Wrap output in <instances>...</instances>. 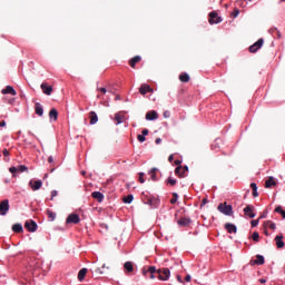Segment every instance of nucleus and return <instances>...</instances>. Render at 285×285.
Wrapping results in <instances>:
<instances>
[{
  "mask_svg": "<svg viewBox=\"0 0 285 285\" xmlns=\"http://www.w3.org/2000/svg\"><path fill=\"white\" fill-rule=\"evenodd\" d=\"M217 210H219V213L223 215H227L228 217L233 216V205H228L227 203H220Z\"/></svg>",
  "mask_w": 285,
  "mask_h": 285,
  "instance_id": "obj_1",
  "label": "nucleus"
},
{
  "mask_svg": "<svg viewBox=\"0 0 285 285\" xmlns=\"http://www.w3.org/2000/svg\"><path fill=\"white\" fill-rule=\"evenodd\" d=\"M157 274H158V279H160L161 282H168V279L170 278V269L169 268H159L157 269Z\"/></svg>",
  "mask_w": 285,
  "mask_h": 285,
  "instance_id": "obj_2",
  "label": "nucleus"
},
{
  "mask_svg": "<svg viewBox=\"0 0 285 285\" xmlns=\"http://www.w3.org/2000/svg\"><path fill=\"white\" fill-rule=\"evenodd\" d=\"M8 210H10V202L8 199L0 202V215H8Z\"/></svg>",
  "mask_w": 285,
  "mask_h": 285,
  "instance_id": "obj_3",
  "label": "nucleus"
},
{
  "mask_svg": "<svg viewBox=\"0 0 285 285\" xmlns=\"http://www.w3.org/2000/svg\"><path fill=\"white\" fill-rule=\"evenodd\" d=\"M222 17L216 11H212L209 13V23L213 26L214 23H222Z\"/></svg>",
  "mask_w": 285,
  "mask_h": 285,
  "instance_id": "obj_4",
  "label": "nucleus"
},
{
  "mask_svg": "<svg viewBox=\"0 0 285 285\" xmlns=\"http://www.w3.org/2000/svg\"><path fill=\"white\" fill-rule=\"evenodd\" d=\"M24 228H27V230L29 232V233H37V228H38V226H37V222H35V220H27L26 223H24Z\"/></svg>",
  "mask_w": 285,
  "mask_h": 285,
  "instance_id": "obj_5",
  "label": "nucleus"
},
{
  "mask_svg": "<svg viewBox=\"0 0 285 285\" xmlns=\"http://www.w3.org/2000/svg\"><path fill=\"white\" fill-rule=\"evenodd\" d=\"M264 46V40L259 38L254 45L249 47V52L255 53Z\"/></svg>",
  "mask_w": 285,
  "mask_h": 285,
  "instance_id": "obj_6",
  "label": "nucleus"
},
{
  "mask_svg": "<svg viewBox=\"0 0 285 285\" xmlns=\"http://www.w3.org/2000/svg\"><path fill=\"white\" fill-rule=\"evenodd\" d=\"M178 226L181 228H186L193 224V220L188 217H181L180 219L177 220Z\"/></svg>",
  "mask_w": 285,
  "mask_h": 285,
  "instance_id": "obj_7",
  "label": "nucleus"
},
{
  "mask_svg": "<svg viewBox=\"0 0 285 285\" xmlns=\"http://www.w3.org/2000/svg\"><path fill=\"white\" fill-rule=\"evenodd\" d=\"M79 222H81V218L78 214H70L66 219V224H79Z\"/></svg>",
  "mask_w": 285,
  "mask_h": 285,
  "instance_id": "obj_8",
  "label": "nucleus"
},
{
  "mask_svg": "<svg viewBox=\"0 0 285 285\" xmlns=\"http://www.w3.org/2000/svg\"><path fill=\"white\" fill-rule=\"evenodd\" d=\"M250 266H263V264H265V259H264V256L262 255H256V259L254 261H250L249 262Z\"/></svg>",
  "mask_w": 285,
  "mask_h": 285,
  "instance_id": "obj_9",
  "label": "nucleus"
},
{
  "mask_svg": "<svg viewBox=\"0 0 285 285\" xmlns=\"http://www.w3.org/2000/svg\"><path fill=\"white\" fill-rule=\"evenodd\" d=\"M29 186L31 190H39L43 186V183L41 180H30Z\"/></svg>",
  "mask_w": 285,
  "mask_h": 285,
  "instance_id": "obj_10",
  "label": "nucleus"
},
{
  "mask_svg": "<svg viewBox=\"0 0 285 285\" xmlns=\"http://www.w3.org/2000/svg\"><path fill=\"white\" fill-rule=\"evenodd\" d=\"M244 213H245L246 217H249V219H254V217H255V212H253V205H247V206L244 208Z\"/></svg>",
  "mask_w": 285,
  "mask_h": 285,
  "instance_id": "obj_11",
  "label": "nucleus"
},
{
  "mask_svg": "<svg viewBox=\"0 0 285 285\" xmlns=\"http://www.w3.org/2000/svg\"><path fill=\"white\" fill-rule=\"evenodd\" d=\"M146 119L148 121H155V119H159V114H157V111H155V110L148 111L146 114Z\"/></svg>",
  "mask_w": 285,
  "mask_h": 285,
  "instance_id": "obj_12",
  "label": "nucleus"
},
{
  "mask_svg": "<svg viewBox=\"0 0 285 285\" xmlns=\"http://www.w3.org/2000/svg\"><path fill=\"white\" fill-rule=\"evenodd\" d=\"M1 92L2 95H12V97H17V90H14L12 86H7Z\"/></svg>",
  "mask_w": 285,
  "mask_h": 285,
  "instance_id": "obj_13",
  "label": "nucleus"
},
{
  "mask_svg": "<svg viewBox=\"0 0 285 285\" xmlns=\"http://www.w3.org/2000/svg\"><path fill=\"white\" fill-rule=\"evenodd\" d=\"M274 240L276 242V246L277 248H284L285 244H284V235L279 234L277 235Z\"/></svg>",
  "mask_w": 285,
  "mask_h": 285,
  "instance_id": "obj_14",
  "label": "nucleus"
},
{
  "mask_svg": "<svg viewBox=\"0 0 285 285\" xmlns=\"http://www.w3.org/2000/svg\"><path fill=\"white\" fill-rule=\"evenodd\" d=\"M40 88H41V90H42V92H43L45 95H48V96L52 95V86H48V83L43 82V83L40 86Z\"/></svg>",
  "mask_w": 285,
  "mask_h": 285,
  "instance_id": "obj_15",
  "label": "nucleus"
},
{
  "mask_svg": "<svg viewBox=\"0 0 285 285\" xmlns=\"http://www.w3.org/2000/svg\"><path fill=\"white\" fill-rule=\"evenodd\" d=\"M140 95H147V92H153V88L149 85H141L139 88Z\"/></svg>",
  "mask_w": 285,
  "mask_h": 285,
  "instance_id": "obj_16",
  "label": "nucleus"
},
{
  "mask_svg": "<svg viewBox=\"0 0 285 285\" xmlns=\"http://www.w3.org/2000/svg\"><path fill=\"white\" fill-rule=\"evenodd\" d=\"M91 197L92 199H96L98 204H101V202H104V195L101 194V191H92Z\"/></svg>",
  "mask_w": 285,
  "mask_h": 285,
  "instance_id": "obj_17",
  "label": "nucleus"
},
{
  "mask_svg": "<svg viewBox=\"0 0 285 285\" xmlns=\"http://www.w3.org/2000/svg\"><path fill=\"white\" fill-rule=\"evenodd\" d=\"M225 230H227V233H229V234L237 233V226H235L232 223H226Z\"/></svg>",
  "mask_w": 285,
  "mask_h": 285,
  "instance_id": "obj_18",
  "label": "nucleus"
},
{
  "mask_svg": "<svg viewBox=\"0 0 285 285\" xmlns=\"http://www.w3.org/2000/svg\"><path fill=\"white\" fill-rule=\"evenodd\" d=\"M89 119H90V125L95 126L99 121V117L97 116V112L90 111L89 112Z\"/></svg>",
  "mask_w": 285,
  "mask_h": 285,
  "instance_id": "obj_19",
  "label": "nucleus"
},
{
  "mask_svg": "<svg viewBox=\"0 0 285 285\" xmlns=\"http://www.w3.org/2000/svg\"><path fill=\"white\" fill-rule=\"evenodd\" d=\"M35 112L38 115V117H43V106H41L39 102H36Z\"/></svg>",
  "mask_w": 285,
  "mask_h": 285,
  "instance_id": "obj_20",
  "label": "nucleus"
},
{
  "mask_svg": "<svg viewBox=\"0 0 285 285\" xmlns=\"http://www.w3.org/2000/svg\"><path fill=\"white\" fill-rule=\"evenodd\" d=\"M139 61H141V56H135L134 58H131L129 60L130 68H135V66H137V63H139Z\"/></svg>",
  "mask_w": 285,
  "mask_h": 285,
  "instance_id": "obj_21",
  "label": "nucleus"
},
{
  "mask_svg": "<svg viewBox=\"0 0 285 285\" xmlns=\"http://www.w3.org/2000/svg\"><path fill=\"white\" fill-rule=\"evenodd\" d=\"M179 81L188 83V81H190V76L187 72H183L179 75Z\"/></svg>",
  "mask_w": 285,
  "mask_h": 285,
  "instance_id": "obj_22",
  "label": "nucleus"
},
{
  "mask_svg": "<svg viewBox=\"0 0 285 285\" xmlns=\"http://www.w3.org/2000/svg\"><path fill=\"white\" fill-rule=\"evenodd\" d=\"M88 274V268H82L78 273V279L79 282H83L86 279V275Z\"/></svg>",
  "mask_w": 285,
  "mask_h": 285,
  "instance_id": "obj_23",
  "label": "nucleus"
},
{
  "mask_svg": "<svg viewBox=\"0 0 285 285\" xmlns=\"http://www.w3.org/2000/svg\"><path fill=\"white\" fill-rule=\"evenodd\" d=\"M272 186H277V183L275 181V178L269 177V178L265 181V188H271Z\"/></svg>",
  "mask_w": 285,
  "mask_h": 285,
  "instance_id": "obj_24",
  "label": "nucleus"
},
{
  "mask_svg": "<svg viewBox=\"0 0 285 285\" xmlns=\"http://www.w3.org/2000/svg\"><path fill=\"white\" fill-rule=\"evenodd\" d=\"M124 268L125 271H127V273H132V271H135V266H132V262H126L124 264Z\"/></svg>",
  "mask_w": 285,
  "mask_h": 285,
  "instance_id": "obj_25",
  "label": "nucleus"
},
{
  "mask_svg": "<svg viewBox=\"0 0 285 285\" xmlns=\"http://www.w3.org/2000/svg\"><path fill=\"white\" fill-rule=\"evenodd\" d=\"M49 117H50V119H53V121H57V119H58V117H59V112L57 111V109H51L50 111H49Z\"/></svg>",
  "mask_w": 285,
  "mask_h": 285,
  "instance_id": "obj_26",
  "label": "nucleus"
},
{
  "mask_svg": "<svg viewBox=\"0 0 285 285\" xmlns=\"http://www.w3.org/2000/svg\"><path fill=\"white\" fill-rule=\"evenodd\" d=\"M13 233H23V226L21 224L12 225Z\"/></svg>",
  "mask_w": 285,
  "mask_h": 285,
  "instance_id": "obj_27",
  "label": "nucleus"
},
{
  "mask_svg": "<svg viewBox=\"0 0 285 285\" xmlns=\"http://www.w3.org/2000/svg\"><path fill=\"white\" fill-rule=\"evenodd\" d=\"M132 199H135V197L132 196V194H129L122 198V202L124 204H132Z\"/></svg>",
  "mask_w": 285,
  "mask_h": 285,
  "instance_id": "obj_28",
  "label": "nucleus"
},
{
  "mask_svg": "<svg viewBox=\"0 0 285 285\" xmlns=\"http://www.w3.org/2000/svg\"><path fill=\"white\" fill-rule=\"evenodd\" d=\"M250 188L253 189V197H259V193H257V184L252 183Z\"/></svg>",
  "mask_w": 285,
  "mask_h": 285,
  "instance_id": "obj_29",
  "label": "nucleus"
},
{
  "mask_svg": "<svg viewBox=\"0 0 285 285\" xmlns=\"http://www.w3.org/2000/svg\"><path fill=\"white\" fill-rule=\"evenodd\" d=\"M266 224H269V227L268 228H271V230H275V228H277V225H275V223H273V222H271V220H266L265 223H264V228H266Z\"/></svg>",
  "mask_w": 285,
  "mask_h": 285,
  "instance_id": "obj_30",
  "label": "nucleus"
},
{
  "mask_svg": "<svg viewBox=\"0 0 285 285\" xmlns=\"http://www.w3.org/2000/svg\"><path fill=\"white\" fill-rule=\"evenodd\" d=\"M275 213H279V215H282L283 219H285V210L282 208V206H277L275 208Z\"/></svg>",
  "mask_w": 285,
  "mask_h": 285,
  "instance_id": "obj_31",
  "label": "nucleus"
},
{
  "mask_svg": "<svg viewBox=\"0 0 285 285\" xmlns=\"http://www.w3.org/2000/svg\"><path fill=\"white\" fill-rule=\"evenodd\" d=\"M175 174L178 175V177H184V174L181 171V165L177 166L175 169Z\"/></svg>",
  "mask_w": 285,
  "mask_h": 285,
  "instance_id": "obj_32",
  "label": "nucleus"
},
{
  "mask_svg": "<svg viewBox=\"0 0 285 285\" xmlns=\"http://www.w3.org/2000/svg\"><path fill=\"white\" fill-rule=\"evenodd\" d=\"M114 119H115L117 126H119V124H121L124 117H121V115H119V114H116Z\"/></svg>",
  "mask_w": 285,
  "mask_h": 285,
  "instance_id": "obj_33",
  "label": "nucleus"
},
{
  "mask_svg": "<svg viewBox=\"0 0 285 285\" xmlns=\"http://www.w3.org/2000/svg\"><path fill=\"white\" fill-rule=\"evenodd\" d=\"M47 215H48L49 219H51V222H55V218L57 217V214H55L51 210H47Z\"/></svg>",
  "mask_w": 285,
  "mask_h": 285,
  "instance_id": "obj_34",
  "label": "nucleus"
},
{
  "mask_svg": "<svg viewBox=\"0 0 285 285\" xmlns=\"http://www.w3.org/2000/svg\"><path fill=\"white\" fill-rule=\"evenodd\" d=\"M177 199H179V195H177V193H173V198L170 199V204H177Z\"/></svg>",
  "mask_w": 285,
  "mask_h": 285,
  "instance_id": "obj_35",
  "label": "nucleus"
},
{
  "mask_svg": "<svg viewBox=\"0 0 285 285\" xmlns=\"http://www.w3.org/2000/svg\"><path fill=\"white\" fill-rule=\"evenodd\" d=\"M252 239H253V242H256V243L259 242V233L254 232L252 235Z\"/></svg>",
  "mask_w": 285,
  "mask_h": 285,
  "instance_id": "obj_36",
  "label": "nucleus"
},
{
  "mask_svg": "<svg viewBox=\"0 0 285 285\" xmlns=\"http://www.w3.org/2000/svg\"><path fill=\"white\" fill-rule=\"evenodd\" d=\"M147 273H150V275H155V273H157V268H155V266H149Z\"/></svg>",
  "mask_w": 285,
  "mask_h": 285,
  "instance_id": "obj_37",
  "label": "nucleus"
},
{
  "mask_svg": "<svg viewBox=\"0 0 285 285\" xmlns=\"http://www.w3.org/2000/svg\"><path fill=\"white\" fill-rule=\"evenodd\" d=\"M167 184H170V186H175V184H177V180L174 179V178H171V177H169V178L167 179Z\"/></svg>",
  "mask_w": 285,
  "mask_h": 285,
  "instance_id": "obj_38",
  "label": "nucleus"
},
{
  "mask_svg": "<svg viewBox=\"0 0 285 285\" xmlns=\"http://www.w3.org/2000/svg\"><path fill=\"white\" fill-rule=\"evenodd\" d=\"M18 170H19V173H26V170H28V167H26V165H20L18 167Z\"/></svg>",
  "mask_w": 285,
  "mask_h": 285,
  "instance_id": "obj_39",
  "label": "nucleus"
},
{
  "mask_svg": "<svg viewBox=\"0 0 285 285\" xmlns=\"http://www.w3.org/2000/svg\"><path fill=\"white\" fill-rule=\"evenodd\" d=\"M138 141H140V144H144V141H146V136H142V134L137 136Z\"/></svg>",
  "mask_w": 285,
  "mask_h": 285,
  "instance_id": "obj_40",
  "label": "nucleus"
},
{
  "mask_svg": "<svg viewBox=\"0 0 285 285\" xmlns=\"http://www.w3.org/2000/svg\"><path fill=\"white\" fill-rule=\"evenodd\" d=\"M250 224H252V227L255 228V226L259 225V219H254L250 222Z\"/></svg>",
  "mask_w": 285,
  "mask_h": 285,
  "instance_id": "obj_41",
  "label": "nucleus"
},
{
  "mask_svg": "<svg viewBox=\"0 0 285 285\" xmlns=\"http://www.w3.org/2000/svg\"><path fill=\"white\" fill-rule=\"evenodd\" d=\"M139 175V181H140V184H144L146 180L144 179V173H139L138 174Z\"/></svg>",
  "mask_w": 285,
  "mask_h": 285,
  "instance_id": "obj_42",
  "label": "nucleus"
},
{
  "mask_svg": "<svg viewBox=\"0 0 285 285\" xmlns=\"http://www.w3.org/2000/svg\"><path fill=\"white\" fill-rule=\"evenodd\" d=\"M232 14L234 18L239 17V9H234Z\"/></svg>",
  "mask_w": 285,
  "mask_h": 285,
  "instance_id": "obj_43",
  "label": "nucleus"
},
{
  "mask_svg": "<svg viewBox=\"0 0 285 285\" xmlns=\"http://www.w3.org/2000/svg\"><path fill=\"white\" fill-rule=\"evenodd\" d=\"M206 204H208V198H204V199L202 200L200 208H203V206H206Z\"/></svg>",
  "mask_w": 285,
  "mask_h": 285,
  "instance_id": "obj_44",
  "label": "nucleus"
},
{
  "mask_svg": "<svg viewBox=\"0 0 285 285\" xmlns=\"http://www.w3.org/2000/svg\"><path fill=\"white\" fill-rule=\"evenodd\" d=\"M17 170H19L17 167H10L9 168V173H12V174L17 173Z\"/></svg>",
  "mask_w": 285,
  "mask_h": 285,
  "instance_id": "obj_45",
  "label": "nucleus"
},
{
  "mask_svg": "<svg viewBox=\"0 0 285 285\" xmlns=\"http://www.w3.org/2000/svg\"><path fill=\"white\" fill-rule=\"evenodd\" d=\"M163 115H164L165 119H168L170 117V111H164Z\"/></svg>",
  "mask_w": 285,
  "mask_h": 285,
  "instance_id": "obj_46",
  "label": "nucleus"
},
{
  "mask_svg": "<svg viewBox=\"0 0 285 285\" xmlns=\"http://www.w3.org/2000/svg\"><path fill=\"white\" fill-rule=\"evenodd\" d=\"M98 90L100 91V92H102V95H106V92H108V90L106 89V88H98Z\"/></svg>",
  "mask_w": 285,
  "mask_h": 285,
  "instance_id": "obj_47",
  "label": "nucleus"
},
{
  "mask_svg": "<svg viewBox=\"0 0 285 285\" xmlns=\"http://www.w3.org/2000/svg\"><path fill=\"white\" fill-rule=\"evenodd\" d=\"M2 154L4 155V157H9L10 156V151H8V149H3Z\"/></svg>",
  "mask_w": 285,
  "mask_h": 285,
  "instance_id": "obj_48",
  "label": "nucleus"
},
{
  "mask_svg": "<svg viewBox=\"0 0 285 285\" xmlns=\"http://www.w3.org/2000/svg\"><path fill=\"white\" fill-rule=\"evenodd\" d=\"M274 32L277 35L278 39H282V33L279 32V30L275 29Z\"/></svg>",
  "mask_w": 285,
  "mask_h": 285,
  "instance_id": "obj_49",
  "label": "nucleus"
},
{
  "mask_svg": "<svg viewBox=\"0 0 285 285\" xmlns=\"http://www.w3.org/2000/svg\"><path fill=\"white\" fill-rule=\"evenodd\" d=\"M55 197H57V190L51 191V199H55Z\"/></svg>",
  "mask_w": 285,
  "mask_h": 285,
  "instance_id": "obj_50",
  "label": "nucleus"
},
{
  "mask_svg": "<svg viewBox=\"0 0 285 285\" xmlns=\"http://www.w3.org/2000/svg\"><path fill=\"white\" fill-rule=\"evenodd\" d=\"M0 128H6V120L0 121Z\"/></svg>",
  "mask_w": 285,
  "mask_h": 285,
  "instance_id": "obj_51",
  "label": "nucleus"
},
{
  "mask_svg": "<svg viewBox=\"0 0 285 285\" xmlns=\"http://www.w3.org/2000/svg\"><path fill=\"white\" fill-rule=\"evenodd\" d=\"M153 181H157V174H151Z\"/></svg>",
  "mask_w": 285,
  "mask_h": 285,
  "instance_id": "obj_52",
  "label": "nucleus"
},
{
  "mask_svg": "<svg viewBox=\"0 0 285 285\" xmlns=\"http://www.w3.org/2000/svg\"><path fill=\"white\" fill-rule=\"evenodd\" d=\"M150 173H151V175H157V168H151V170H150Z\"/></svg>",
  "mask_w": 285,
  "mask_h": 285,
  "instance_id": "obj_53",
  "label": "nucleus"
},
{
  "mask_svg": "<svg viewBox=\"0 0 285 285\" xmlns=\"http://www.w3.org/2000/svg\"><path fill=\"white\" fill-rule=\"evenodd\" d=\"M184 173H188V166H186V165L183 167V175H184Z\"/></svg>",
  "mask_w": 285,
  "mask_h": 285,
  "instance_id": "obj_54",
  "label": "nucleus"
},
{
  "mask_svg": "<svg viewBox=\"0 0 285 285\" xmlns=\"http://www.w3.org/2000/svg\"><path fill=\"white\" fill-rule=\"evenodd\" d=\"M174 164L175 166H181V160H175Z\"/></svg>",
  "mask_w": 285,
  "mask_h": 285,
  "instance_id": "obj_55",
  "label": "nucleus"
},
{
  "mask_svg": "<svg viewBox=\"0 0 285 285\" xmlns=\"http://www.w3.org/2000/svg\"><path fill=\"white\" fill-rule=\"evenodd\" d=\"M141 132H142L141 135L146 137V135H148V129H142Z\"/></svg>",
  "mask_w": 285,
  "mask_h": 285,
  "instance_id": "obj_56",
  "label": "nucleus"
},
{
  "mask_svg": "<svg viewBox=\"0 0 285 285\" xmlns=\"http://www.w3.org/2000/svg\"><path fill=\"white\" fill-rule=\"evenodd\" d=\"M264 235H266V237H268L271 234L268 233L267 228H264Z\"/></svg>",
  "mask_w": 285,
  "mask_h": 285,
  "instance_id": "obj_57",
  "label": "nucleus"
},
{
  "mask_svg": "<svg viewBox=\"0 0 285 285\" xmlns=\"http://www.w3.org/2000/svg\"><path fill=\"white\" fill-rule=\"evenodd\" d=\"M190 279H191L190 275H187V276L185 277V282H190Z\"/></svg>",
  "mask_w": 285,
  "mask_h": 285,
  "instance_id": "obj_58",
  "label": "nucleus"
},
{
  "mask_svg": "<svg viewBox=\"0 0 285 285\" xmlns=\"http://www.w3.org/2000/svg\"><path fill=\"white\" fill-rule=\"evenodd\" d=\"M48 161H49V164H52V161H55V158H52V156H50V157L48 158Z\"/></svg>",
  "mask_w": 285,
  "mask_h": 285,
  "instance_id": "obj_59",
  "label": "nucleus"
},
{
  "mask_svg": "<svg viewBox=\"0 0 285 285\" xmlns=\"http://www.w3.org/2000/svg\"><path fill=\"white\" fill-rule=\"evenodd\" d=\"M177 281L181 284L184 281L181 279V276L177 275Z\"/></svg>",
  "mask_w": 285,
  "mask_h": 285,
  "instance_id": "obj_60",
  "label": "nucleus"
},
{
  "mask_svg": "<svg viewBox=\"0 0 285 285\" xmlns=\"http://www.w3.org/2000/svg\"><path fill=\"white\" fill-rule=\"evenodd\" d=\"M155 144H161V138H156Z\"/></svg>",
  "mask_w": 285,
  "mask_h": 285,
  "instance_id": "obj_61",
  "label": "nucleus"
},
{
  "mask_svg": "<svg viewBox=\"0 0 285 285\" xmlns=\"http://www.w3.org/2000/svg\"><path fill=\"white\" fill-rule=\"evenodd\" d=\"M264 218H266V213H264V214H262V215L259 216V219H264Z\"/></svg>",
  "mask_w": 285,
  "mask_h": 285,
  "instance_id": "obj_62",
  "label": "nucleus"
},
{
  "mask_svg": "<svg viewBox=\"0 0 285 285\" xmlns=\"http://www.w3.org/2000/svg\"><path fill=\"white\" fill-rule=\"evenodd\" d=\"M173 159H175V157H174L173 155H170V156L168 157V161H173Z\"/></svg>",
  "mask_w": 285,
  "mask_h": 285,
  "instance_id": "obj_63",
  "label": "nucleus"
},
{
  "mask_svg": "<svg viewBox=\"0 0 285 285\" xmlns=\"http://www.w3.org/2000/svg\"><path fill=\"white\" fill-rule=\"evenodd\" d=\"M259 282H261V284H266V279H264V278H261Z\"/></svg>",
  "mask_w": 285,
  "mask_h": 285,
  "instance_id": "obj_64",
  "label": "nucleus"
}]
</instances>
